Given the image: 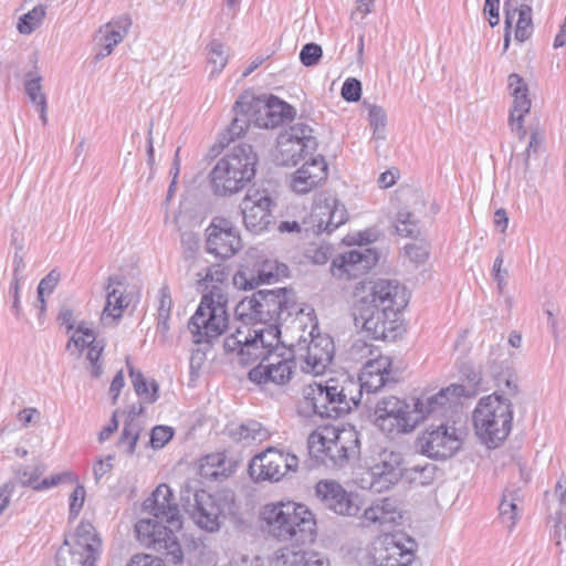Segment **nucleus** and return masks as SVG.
I'll use <instances>...</instances> for the list:
<instances>
[{"mask_svg": "<svg viewBox=\"0 0 566 566\" xmlns=\"http://www.w3.org/2000/svg\"><path fill=\"white\" fill-rule=\"evenodd\" d=\"M400 464V454L385 453L381 461L370 468L367 476L361 478L360 486L375 493L389 490L402 479L403 468Z\"/></svg>", "mask_w": 566, "mask_h": 566, "instance_id": "22", "label": "nucleus"}, {"mask_svg": "<svg viewBox=\"0 0 566 566\" xmlns=\"http://www.w3.org/2000/svg\"><path fill=\"white\" fill-rule=\"evenodd\" d=\"M258 297V322L261 325L275 323L283 325L290 318L303 313L296 303L294 293L285 287L276 290H259Z\"/></svg>", "mask_w": 566, "mask_h": 566, "instance_id": "11", "label": "nucleus"}, {"mask_svg": "<svg viewBox=\"0 0 566 566\" xmlns=\"http://www.w3.org/2000/svg\"><path fill=\"white\" fill-rule=\"evenodd\" d=\"M44 471L45 467L43 464L35 465L31 470L28 467H20L15 470V478L21 485L31 486L34 490Z\"/></svg>", "mask_w": 566, "mask_h": 566, "instance_id": "52", "label": "nucleus"}, {"mask_svg": "<svg viewBox=\"0 0 566 566\" xmlns=\"http://www.w3.org/2000/svg\"><path fill=\"white\" fill-rule=\"evenodd\" d=\"M407 304L405 286L392 280H377L355 305V325L375 340H395L400 333L398 315Z\"/></svg>", "mask_w": 566, "mask_h": 566, "instance_id": "1", "label": "nucleus"}, {"mask_svg": "<svg viewBox=\"0 0 566 566\" xmlns=\"http://www.w3.org/2000/svg\"><path fill=\"white\" fill-rule=\"evenodd\" d=\"M358 405L356 381L348 376H343L305 386L301 410L305 416L316 415L321 418L338 419L348 415Z\"/></svg>", "mask_w": 566, "mask_h": 566, "instance_id": "3", "label": "nucleus"}, {"mask_svg": "<svg viewBox=\"0 0 566 566\" xmlns=\"http://www.w3.org/2000/svg\"><path fill=\"white\" fill-rule=\"evenodd\" d=\"M472 418L476 436L489 447H495L511 432L512 402L503 395L493 392L479 400Z\"/></svg>", "mask_w": 566, "mask_h": 566, "instance_id": "8", "label": "nucleus"}, {"mask_svg": "<svg viewBox=\"0 0 566 566\" xmlns=\"http://www.w3.org/2000/svg\"><path fill=\"white\" fill-rule=\"evenodd\" d=\"M358 387V401L360 402L363 391L375 394L381 388L391 386L397 380L391 376V360L389 357L379 356L374 360H368L358 377L355 380Z\"/></svg>", "mask_w": 566, "mask_h": 566, "instance_id": "26", "label": "nucleus"}, {"mask_svg": "<svg viewBox=\"0 0 566 566\" xmlns=\"http://www.w3.org/2000/svg\"><path fill=\"white\" fill-rule=\"evenodd\" d=\"M206 250L226 260L242 248L240 234L233 223L223 217H214L206 229Z\"/></svg>", "mask_w": 566, "mask_h": 566, "instance_id": "17", "label": "nucleus"}, {"mask_svg": "<svg viewBox=\"0 0 566 566\" xmlns=\"http://www.w3.org/2000/svg\"><path fill=\"white\" fill-rule=\"evenodd\" d=\"M180 504L198 527L213 533L220 530L226 514L231 512L233 496L211 494L187 482L180 490Z\"/></svg>", "mask_w": 566, "mask_h": 566, "instance_id": "7", "label": "nucleus"}, {"mask_svg": "<svg viewBox=\"0 0 566 566\" xmlns=\"http://www.w3.org/2000/svg\"><path fill=\"white\" fill-rule=\"evenodd\" d=\"M272 566H329V560L313 551L280 549L271 562Z\"/></svg>", "mask_w": 566, "mask_h": 566, "instance_id": "33", "label": "nucleus"}, {"mask_svg": "<svg viewBox=\"0 0 566 566\" xmlns=\"http://www.w3.org/2000/svg\"><path fill=\"white\" fill-rule=\"evenodd\" d=\"M258 155L249 144H239L218 160L210 172L216 195L227 196L242 190L255 175Z\"/></svg>", "mask_w": 566, "mask_h": 566, "instance_id": "6", "label": "nucleus"}, {"mask_svg": "<svg viewBox=\"0 0 566 566\" xmlns=\"http://www.w3.org/2000/svg\"><path fill=\"white\" fill-rule=\"evenodd\" d=\"M376 424L388 434L410 432L419 422L415 406L395 396L381 398L375 407Z\"/></svg>", "mask_w": 566, "mask_h": 566, "instance_id": "13", "label": "nucleus"}, {"mask_svg": "<svg viewBox=\"0 0 566 566\" xmlns=\"http://www.w3.org/2000/svg\"><path fill=\"white\" fill-rule=\"evenodd\" d=\"M102 541L88 522H81L74 533L69 554L73 566H95L101 555Z\"/></svg>", "mask_w": 566, "mask_h": 566, "instance_id": "23", "label": "nucleus"}, {"mask_svg": "<svg viewBox=\"0 0 566 566\" xmlns=\"http://www.w3.org/2000/svg\"><path fill=\"white\" fill-rule=\"evenodd\" d=\"M523 494L520 488L505 490L499 505L500 517L503 523L511 530L515 526L517 521L518 506L517 503L522 501Z\"/></svg>", "mask_w": 566, "mask_h": 566, "instance_id": "38", "label": "nucleus"}, {"mask_svg": "<svg viewBox=\"0 0 566 566\" xmlns=\"http://www.w3.org/2000/svg\"><path fill=\"white\" fill-rule=\"evenodd\" d=\"M223 459L219 454L207 455L200 464V474L211 480H218L220 476H226Z\"/></svg>", "mask_w": 566, "mask_h": 566, "instance_id": "48", "label": "nucleus"}, {"mask_svg": "<svg viewBox=\"0 0 566 566\" xmlns=\"http://www.w3.org/2000/svg\"><path fill=\"white\" fill-rule=\"evenodd\" d=\"M544 142L542 133L535 128L531 130L530 142L524 151V169L527 170L530 167V157L532 154H537L541 145Z\"/></svg>", "mask_w": 566, "mask_h": 566, "instance_id": "58", "label": "nucleus"}, {"mask_svg": "<svg viewBox=\"0 0 566 566\" xmlns=\"http://www.w3.org/2000/svg\"><path fill=\"white\" fill-rule=\"evenodd\" d=\"M163 557L155 558L148 554L134 555L127 566H165L161 564Z\"/></svg>", "mask_w": 566, "mask_h": 566, "instance_id": "64", "label": "nucleus"}, {"mask_svg": "<svg viewBox=\"0 0 566 566\" xmlns=\"http://www.w3.org/2000/svg\"><path fill=\"white\" fill-rule=\"evenodd\" d=\"M361 82L355 77H348L343 83L340 95L346 102H358L361 97Z\"/></svg>", "mask_w": 566, "mask_h": 566, "instance_id": "57", "label": "nucleus"}, {"mask_svg": "<svg viewBox=\"0 0 566 566\" xmlns=\"http://www.w3.org/2000/svg\"><path fill=\"white\" fill-rule=\"evenodd\" d=\"M467 430L455 421L442 420L428 424L417 437L415 449L433 460H447L461 450Z\"/></svg>", "mask_w": 566, "mask_h": 566, "instance_id": "9", "label": "nucleus"}, {"mask_svg": "<svg viewBox=\"0 0 566 566\" xmlns=\"http://www.w3.org/2000/svg\"><path fill=\"white\" fill-rule=\"evenodd\" d=\"M566 537V513L558 511L555 516V524L552 532V538L556 546H562L563 539Z\"/></svg>", "mask_w": 566, "mask_h": 566, "instance_id": "61", "label": "nucleus"}, {"mask_svg": "<svg viewBox=\"0 0 566 566\" xmlns=\"http://www.w3.org/2000/svg\"><path fill=\"white\" fill-rule=\"evenodd\" d=\"M261 520L268 534L280 542L304 545L316 538L315 516L304 504L291 501L265 504L261 511Z\"/></svg>", "mask_w": 566, "mask_h": 566, "instance_id": "4", "label": "nucleus"}, {"mask_svg": "<svg viewBox=\"0 0 566 566\" xmlns=\"http://www.w3.org/2000/svg\"><path fill=\"white\" fill-rule=\"evenodd\" d=\"M197 285L203 295L200 304L189 321L188 327L196 344L210 343L226 332L229 324L227 312L228 298L223 284L229 271L222 264H214L198 273Z\"/></svg>", "mask_w": 566, "mask_h": 566, "instance_id": "2", "label": "nucleus"}, {"mask_svg": "<svg viewBox=\"0 0 566 566\" xmlns=\"http://www.w3.org/2000/svg\"><path fill=\"white\" fill-rule=\"evenodd\" d=\"M533 9L530 4L522 3L518 19L515 25L514 38L517 42L523 43L527 41L534 31L533 19H532Z\"/></svg>", "mask_w": 566, "mask_h": 566, "instance_id": "45", "label": "nucleus"}, {"mask_svg": "<svg viewBox=\"0 0 566 566\" xmlns=\"http://www.w3.org/2000/svg\"><path fill=\"white\" fill-rule=\"evenodd\" d=\"M328 175L327 163L324 156L310 157L292 176L291 187L296 193H307L324 180Z\"/></svg>", "mask_w": 566, "mask_h": 566, "instance_id": "29", "label": "nucleus"}, {"mask_svg": "<svg viewBox=\"0 0 566 566\" xmlns=\"http://www.w3.org/2000/svg\"><path fill=\"white\" fill-rule=\"evenodd\" d=\"M312 218L316 222L317 232L332 233L348 220V213L336 198H326L323 203L313 208Z\"/></svg>", "mask_w": 566, "mask_h": 566, "instance_id": "30", "label": "nucleus"}, {"mask_svg": "<svg viewBox=\"0 0 566 566\" xmlns=\"http://www.w3.org/2000/svg\"><path fill=\"white\" fill-rule=\"evenodd\" d=\"M139 431L140 428L136 422L125 421L118 440V446H123L127 442V454H134L139 438Z\"/></svg>", "mask_w": 566, "mask_h": 566, "instance_id": "51", "label": "nucleus"}, {"mask_svg": "<svg viewBox=\"0 0 566 566\" xmlns=\"http://www.w3.org/2000/svg\"><path fill=\"white\" fill-rule=\"evenodd\" d=\"M85 488L83 485H77L72 494L70 495V517H77L80 511L83 507L85 500Z\"/></svg>", "mask_w": 566, "mask_h": 566, "instance_id": "60", "label": "nucleus"}, {"mask_svg": "<svg viewBox=\"0 0 566 566\" xmlns=\"http://www.w3.org/2000/svg\"><path fill=\"white\" fill-rule=\"evenodd\" d=\"M255 344V340H252V338L239 340L238 336L230 335L224 339L223 347L227 353L235 352L242 365H250L255 361V356L258 355L259 347Z\"/></svg>", "mask_w": 566, "mask_h": 566, "instance_id": "40", "label": "nucleus"}, {"mask_svg": "<svg viewBox=\"0 0 566 566\" xmlns=\"http://www.w3.org/2000/svg\"><path fill=\"white\" fill-rule=\"evenodd\" d=\"M396 231L406 238H417L420 234L419 220L413 212L401 209L397 213Z\"/></svg>", "mask_w": 566, "mask_h": 566, "instance_id": "46", "label": "nucleus"}, {"mask_svg": "<svg viewBox=\"0 0 566 566\" xmlns=\"http://www.w3.org/2000/svg\"><path fill=\"white\" fill-rule=\"evenodd\" d=\"M174 437V429L168 426H156L150 433V444L154 449L164 448Z\"/></svg>", "mask_w": 566, "mask_h": 566, "instance_id": "56", "label": "nucleus"}, {"mask_svg": "<svg viewBox=\"0 0 566 566\" xmlns=\"http://www.w3.org/2000/svg\"><path fill=\"white\" fill-rule=\"evenodd\" d=\"M334 342L328 336L313 337L307 346L305 361L315 373L323 371L334 358Z\"/></svg>", "mask_w": 566, "mask_h": 566, "instance_id": "32", "label": "nucleus"}, {"mask_svg": "<svg viewBox=\"0 0 566 566\" xmlns=\"http://www.w3.org/2000/svg\"><path fill=\"white\" fill-rule=\"evenodd\" d=\"M295 367L294 359L276 355L271 360H260L258 366L249 371L248 378L256 385L274 384L284 386L291 381Z\"/></svg>", "mask_w": 566, "mask_h": 566, "instance_id": "25", "label": "nucleus"}, {"mask_svg": "<svg viewBox=\"0 0 566 566\" xmlns=\"http://www.w3.org/2000/svg\"><path fill=\"white\" fill-rule=\"evenodd\" d=\"M113 284H122L116 276L108 277V285L106 287V304L103 310L102 319L111 317L113 319L122 317L123 310L127 304L124 305L123 293L116 289L111 290Z\"/></svg>", "mask_w": 566, "mask_h": 566, "instance_id": "41", "label": "nucleus"}, {"mask_svg": "<svg viewBox=\"0 0 566 566\" xmlns=\"http://www.w3.org/2000/svg\"><path fill=\"white\" fill-rule=\"evenodd\" d=\"M172 500L170 488L167 484H160L143 502V511L153 515L155 520L165 521L174 527L181 528L179 507Z\"/></svg>", "mask_w": 566, "mask_h": 566, "instance_id": "27", "label": "nucleus"}, {"mask_svg": "<svg viewBox=\"0 0 566 566\" xmlns=\"http://www.w3.org/2000/svg\"><path fill=\"white\" fill-rule=\"evenodd\" d=\"M436 471L437 465L433 463L413 464L403 468L402 480L418 485H428L433 482Z\"/></svg>", "mask_w": 566, "mask_h": 566, "instance_id": "42", "label": "nucleus"}, {"mask_svg": "<svg viewBox=\"0 0 566 566\" xmlns=\"http://www.w3.org/2000/svg\"><path fill=\"white\" fill-rule=\"evenodd\" d=\"M258 297L256 292L252 294L251 297H245L241 300L234 307V316L238 321H240L243 325L256 326L258 322Z\"/></svg>", "mask_w": 566, "mask_h": 566, "instance_id": "44", "label": "nucleus"}, {"mask_svg": "<svg viewBox=\"0 0 566 566\" xmlns=\"http://www.w3.org/2000/svg\"><path fill=\"white\" fill-rule=\"evenodd\" d=\"M281 326L275 323L263 325L260 328H253L252 340H255V345L259 347L256 360H271L273 356L279 355V346L281 344Z\"/></svg>", "mask_w": 566, "mask_h": 566, "instance_id": "31", "label": "nucleus"}, {"mask_svg": "<svg viewBox=\"0 0 566 566\" xmlns=\"http://www.w3.org/2000/svg\"><path fill=\"white\" fill-rule=\"evenodd\" d=\"M181 248L184 259L186 261L195 260L199 249H200V238L199 234L193 231H184L180 234Z\"/></svg>", "mask_w": 566, "mask_h": 566, "instance_id": "50", "label": "nucleus"}, {"mask_svg": "<svg viewBox=\"0 0 566 566\" xmlns=\"http://www.w3.org/2000/svg\"><path fill=\"white\" fill-rule=\"evenodd\" d=\"M317 146L314 129L305 123H295L277 139L276 161L282 166H295L301 159L312 156Z\"/></svg>", "mask_w": 566, "mask_h": 566, "instance_id": "12", "label": "nucleus"}, {"mask_svg": "<svg viewBox=\"0 0 566 566\" xmlns=\"http://www.w3.org/2000/svg\"><path fill=\"white\" fill-rule=\"evenodd\" d=\"M254 123L260 128H275L294 119L295 108L275 95H263L250 102Z\"/></svg>", "mask_w": 566, "mask_h": 566, "instance_id": "19", "label": "nucleus"}, {"mask_svg": "<svg viewBox=\"0 0 566 566\" xmlns=\"http://www.w3.org/2000/svg\"><path fill=\"white\" fill-rule=\"evenodd\" d=\"M229 437L235 442L249 446L253 442L266 440L269 438V431L260 422L252 420L229 429Z\"/></svg>", "mask_w": 566, "mask_h": 566, "instance_id": "37", "label": "nucleus"}, {"mask_svg": "<svg viewBox=\"0 0 566 566\" xmlns=\"http://www.w3.org/2000/svg\"><path fill=\"white\" fill-rule=\"evenodd\" d=\"M126 366L136 395L147 403L157 401L159 398L158 382L155 379L148 381L140 370L135 369L128 357L126 358Z\"/></svg>", "mask_w": 566, "mask_h": 566, "instance_id": "36", "label": "nucleus"}, {"mask_svg": "<svg viewBox=\"0 0 566 566\" xmlns=\"http://www.w3.org/2000/svg\"><path fill=\"white\" fill-rule=\"evenodd\" d=\"M232 111L235 116L220 135L219 144L221 147H226L235 138L241 137L250 124L249 113L252 112V109L250 102H245L243 96L234 103Z\"/></svg>", "mask_w": 566, "mask_h": 566, "instance_id": "34", "label": "nucleus"}, {"mask_svg": "<svg viewBox=\"0 0 566 566\" xmlns=\"http://www.w3.org/2000/svg\"><path fill=\"white\" fill-rule=\"evenodd\" d=\"M475 394L474 386L451 384L431 396L416 399L413 402L416 417H419V421L429 417H446L452 405H457L461 397L471 398Z\"/></svg>", "mask_w": 566, "mask_h": 566, "instance_id": "16", "label": "nucleus"}, {"mask_svg": "<svg viewBox=\"0 0 566 566\" xmlns=\"http://www.w3.org/2000/svg\"><path fill=\"white\" fill-rule=\"evenodd\" d=\"M88 350L86 358L90 363L91 375L94 378H99L103 374V367L99 363V358L103 352V346L96 342V338L90 339Z\"/></svg>", "mask_w": 566, "mask_h": 566, "instance_id": "53", "label": "nucleus"}, {"mask_svg": "<svg viewBox=\"0 0 566 566\" xmlns=\"http://www.w3.org/2000/svg\"><path fill=\"white\" fill-rule=\"evenodd\" d=\"M402 518L401 502L396 496L375 500L363 513L360 525L363 527L394 526Z\"/></svg>", "mask_w": 566, "mask_h": 566, "instance_id": "28", "label": "nucleus"}, {"mask_svg": "<svg viewBox=\"0 0 566 566\" xmlns=\"http://www.w3.org/2000/svg\"><path fill=\"white\" fill-rule=\"evenodd\" d=\"M359 432L353 427L324 426L307 438L308 454L316 464L345 467L360 455Z\"/></svg>", "mask_w": 566, "mask_h": 566, "instance_id": "5", "label": "nucleus"}, {"mask_svg": "<svg viewBox=\"0 0 566 566\" xmlns=\"http://www.w3.org/2000/svg\"><path fill=\"white\" fill-rule=\"evenodd\" d=\"M271 198L265 191L249 190L240 203L243 223L251 233L259 234L268 230L273 221Z\"/></svg>", "mask_w": 566, "mask_h": 566, "instance_id": "20", "label": "nucleus"}, {"mask_svg": "<svg viewBox=\"0 0 566 566\" xmlns=\"http://www.w3.org/2000/svg\"><path fill=\"white\" fill-rule=\"evenodd\" d=\"M41 80V76H35L27 80L24 83L25 93L35 106L41 105L42 99L46 102V96L42 92Z\"/></svg>", "mask_w": 566, "mask_h": 566, "instance_id": "55", "label": "nucleus"}, {"mask_svg": "<svg viewBox=\"0 0 566 566\" xmlns=\"http://www.w3.org/2000/svg\"><path fill=\"white\" fill-rule=\"evenodd\" d=\"M322 504L338 515L355 516L360 510L356 493L347 492L338 482L322 480L315 486Z\"/></svg>", "mask_w": 566, "mask_h": 566, "instance_id": "21", "label": "nucleus"}, {"mask_svg": "<svg viewBox=\"0 0 566 566\" xmlns=\"http://www.w3.org/2000/svg\"><path fill=\"white\" fill-rule=\"evenodd\" d=\"M132 20L127 14L120 15L117 19L104 24L98 30V41L111 42L113 45L120 43L126 36Z\"/></svg>", "mask_w": 566, "mask_h": 566, "instance_id": "39", "label": "nucleus"}, {"mask_svg": "<svg viewBox=\"0 0 566 566\" xmlns=\"http://www.w3.org/2000/svg\"><path fill=\"white\" fill-rule=\"evenodd\" d=\"M208 65L211 66L210 76H216L226 67L229 54L226 45L218 39H213L207 45Z\"/></svg>", "mask_w": 566, "mask_h": 566, "instance_id": "43", "label": "nucleus"}, {"mask_svg": "<svg viewBox=\"0 0 566 566\" xmlns=\"http://www.w3.org/2000/svg\"><path fill=\"white\" fill-rule=\"evenodd\" d=\"M45 15V8L36 6L28 13L23 14L18 22V30L21 34L32 33L42 22Z\"/></svg>", "mask_w": 566, "mask_h": 566, "instance_id": "47", "label": "nucleus"}, {"mask_svg": "<svg viewBox=\"0 0 566 566\" xmlns=\"http://www.w3.org/2000/svg\"><path fill=\"white\" fill-rule=\"evenodd\" d=\"M405 252L412 262L418 264L424 263L429 258V251L424 245L407 244Z\"/></svg>", "mask_w": 566, "mask_h": 566, "instance_id": "63", "label": "nucleus"}, {"mask_svg": "<svg viewBox=\"0 0 566 566\" xmlns=\"http://www.w3.org/2000/svg\"><path fill=\"white\" fill-rule=\"evenodd\" d=\"M410 546L396 541L395 536H386L373 544L368 553L370 566H413L416 542L408 539Z\"/></svg>", "mask_w": 566, "mask_h": 566, "instance_id": "18", "label": "nucleus"}, {"mask_svg": "<svg viewBox=\"0 0 566 566\" xmlns=\"http://www.w3.org/2000/svg\"><path fill=\"white\" fill-rule=\"evenodd\" d=\"M163 521L143 518L135 525L136 537L139 543L161 555V557L172 564L182 562L184 552L179 543L176 531L180 528L170 524L163 525Z\"/></svg>", "mask_w": 566, "mask_h": 566, "instance_id": "10", "label": "nucleus"}, {"mask_svg": "<svg viewBox=\"0 0 566 566\" xmlns=\"http://www.w3.org/2000/svg\"><path fill=\"white\" fill-rule=\"evenodd\" d=\"M507 88L513 97L510 108V115L528 114L532 101L530 98V90L525 80L517 73H511L507 76Z\"/></svg>", "mask_w": 566, "mask_h": 566, "instance_id": "35", "label": "nucleus"}, {"mask_svg": "<svg viewBox=\"0 0 566 566\" xmlns=\"http://www.w3.org/2000/svg\"><path fill=\"white\" fill-rule=\"evenodd\" d=\"M289 275V268L276 260L258 258L245 259L233 275V285L240 290H253L261 284L272 283Z\"/></svg>", "mask_w": 566, "mask_h": 566, "instance_id": "15", "label": "nucleus"}, {"mask_svg": "<svg viewBox=\"0 0 566 566\" xmlns=\"http://www.w3.org/2000/svg\"><path fill=\"white\" fill-rule=\"evenodd\" d=\"M323 56L322 46L317 43H306L300 52V61L304 66L317 65Z\"/></svg>", "mask_w": 566, "mask_h": 566, "instance_id": "54", "label": "nucleus"}, {"mask_svg": "<svg viewBox=\"0 0 566 566\" xmlns=\"http://www.w3.org/2000/svg\"><path fill=\"white\" fill-rule=\"evenodd\" d=\"M377 262L378 254L374 249L359 245L334 258L332 272L340 277L354 279L367 273Z\"/></svg>", "mask_w": 566, "mask_h": 566, "instance_id": "24", "label": "nucleus"}, {"mask_svg": "<svg viewBox=\"0 0 566 566\" xmlns=\"http://www.w3.org/2000/svg\"><path fill=\"white\" fill-rule=\"evenodd\" d=\"M298 459L295 454L274 447L254 455L249 463V474L255 482H277L289 472H296Z\"/></svg>", "mask_w": 566, "mask_h": 566, "instance_id": "14", "label": "nucleus"}, {"mask_svg": "<svg viewBox=\"0 0 566 566\" xmlns=\"http://www.w3.org/2000/svg\"><path fill=\"white\" fill-rule=\"evenodd\" d=\"M368 120L370 126L374 128V137L376 139H384L387 120L386 112L384 108L377 105H369Z\"/></svg>", "mask_w": 566, "mask_h": 566, "instance_id": "49", "label": "nucleus"}, {"mask_svg": "<svg viewBox=\"0 0 566 566\" xmlns=\"http://www.w3.org/2000/svg\"><path fill=\"white\" fill-rule=\"evenodd\" d=\"M504 262L503 252H500L499 255L494 260L493 269H492V276L496 281L497 291L500 294L504 293L506 281L505 277L507 276V270H502V265Z\"/></svg>", "mask_w": 566, "mask_h": 566, "instance_id": "59", "label": "nucleus"}, {"mask_svg": "<svg viewBox=\"0 0 566 566\" xmlns=\"http://www.w3.org/2000/svg\"><path fill=\"white\" fill-rule=\"evenodd\" d=\"M60 281V273L54 269L45 275L38 285V294L43 296L44 293H52Z\"/></svg>", "mask_w": 566, "mask_h": 566, "instance_id": "62", "label": "nucleus"}]
</instances>
